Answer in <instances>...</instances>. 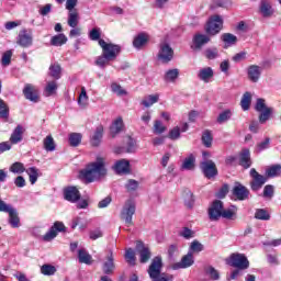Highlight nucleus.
Wrapping results in <instances>:
<instances>
[{
  "label": "nucleus",
  "instance_id": "f257e3e1",
  "mask_svg": "<svg viewBox=\"0 0 281 281\" xmlns=\"http://www.w3.org/2000/svg\"><path fill=\"white\" fill-rule=\"evenodd\" d=\"M81 179H85L88 183L93 181H100L102 177H106V159L98 156L95 161H92L80 171Z\"/></svg>",
  "mask_w": 281,
  "mask_h": 281
},
{
  "label": "nucleus",
  "instance_id": "f03ea898",
  "mask_svg": "<svg viewBox=\"0 0 281 281\" xmlns=\"http://www.w3.org/2000/svg\"><path fill=\"white\" fill-rule=\"evenodd\" d=\"M135 210L136 205L134 200H127L121 210V221H124L127 227H131V225H133V216L135 215Z\"/></svg>",
  "mask_w": 281,
  "mask_h": 281
},
{
  "label": "nucleus",
  "instance_id": "7ed1b4c3",
  "mask_svg": "<svg viewBox=\"0 0 281 281\" xmlns=\"http://www.w3.org/2000/svg\"><path fill=\"white\" fill-rule=\"evenodd\" d=\"M99 45L102 48V54L105 55L110 60H115L122 52L120 45L106 43L104 40H99Z\"/></svg>",
  "mask_w": 281,
  "mask_h": 281
},
{
  "label": "nucleus",
  "instance_id": "20e7f679",
  "mask_svg": "<svg viewBox=\"0 0 281 281\" xmlns=\"http://www.w3.org/2000/svg\"><path fill=\"white\" fill-rule=\"evenodd\" d=\"M205 30L210 36H216L223 30V18L217 14L212 15L207 21Z\"/></svg>",
  "mask_w": 281,
  "mask_h": 281
},
{
  "label": "nucleus",
  "instance_id": "39448f33",
  "mask_svg": "<svg viewBox=\"0 0 281 281\" xmlns=\"http://www.w3.org/2000/svg\"><path fill=\"white\" fill-rule=\"evenodd\" d=\"M161 269H164V260L161 259L160 256L154 257L147 269V273L150 280H154L155 278L162 276L164 272H161Z\"/></svg>",
  "mask_w": 281,
  "mask_h": 281
},
{
  "label": "nucleus",
  "instance_id": "423d86ee",
  "mask_svg": "<svg viewBox=\"0 0 281 281\" xmlns=\"http://www.w3.org/2000/svg\"><path fill=\"white\" fill-rule=\"evenodd\" d=\"M200 168L206 177V179H213V177H216L218 175V169L216 168V162L210 159H204L200 162Z\"/></svg>",
  "mask_w": 281,
  "mask_h": 281
},
{
  "label": "nucleus",
  "instance_id": "0eeeda50",
  "mask_svg": "<svg viewBox=\"0 0 281 281\" xmlns=\"http://www.w3.org/2000/svg\"><path fill=\"white\" fill-rule=\"evenodd\" d=\"M229 265L236 267V269H249V260L243 254L231 255Z\"/></svg>",
  "mask_w": 281,
  "mask_h": 281
},
{
  "label": "nucleus",
  "instance_id": "6e6552de",
  "mask_svg": "<svg viewBox=\"0 0 281 281\" xmlns=\"http://www.w3.org/2000/svg\"><path fill=\"white\" fill-rule=\"evenodd\" d=\"M223 202L221 200H215L209 207V218L210 221H220L223 215Z\"/></svg>",
  "mask_w": 281,
  "mask_h": 281
},
{
  "label": "nucleus",
  "instance_id": "1a4fd4ad",
  "mask_svg": "<svg viewBox=\"0 0 281 281\" xmlns=\"http://www.w3.org/2000/svg\"><path fill=\"white\" fill-rule=\"evenodd\" d=\"M175 56V50L167 43L160 44V49L158 52V60L164 64L170 63Z\"/></svg>",
  "mask_w": 281,
  "mask_h": 281
},
{
  "label": "nucleus",
  "instance_id": "9d476101",
  "mask_svg": "<svg viewBox=\"0 0 281 281\" xmlns=\"http://www.w3.org/2000/svg\"><path fill=\"white\" fill-rule=\"evenodd\" d=\"M250 177L252 178V181L250 182L251 190L257 192V190H260L265 183H267V177L258 173L255 168L250 169Z\"/></svg>",
  "mask_w": 281,
  "mask_h": 281
},
{
  "label": "nucleus",
  "instance_id": "9b49d317",
  "mask_svg": "<svg viewBox=\"0 0 281 281\" xmlns=\"http://www.w3.org/2000/svg\"><path fill=\"white\" fill-rule=\"evenodd\" d=\"M66 227L63 222H55L50 229L44 235V240L49 243L58 236V232H65Z\"/></svg>",
  "mask_w": 281,
  "mask_h": 281
},
{
  "label": "nucleus",
  "instance_id": "f8f14e48",
  "mask_svg": "<svg viewBox=\"0 0 281 281\" xmlns=\"http://www.w3.org/2000/svg\"><path fill=\"white\" fill-rule=\"evenodd\" d=\"M136 251L139 255V262H142L143 265H146V262H148L153 256V254L150 252V248H148L142 241L136 243Z\"/></svg>",
  "mask_w": 281,
  "mask_h": 281
},
{
  "label": "nucleus",
  "instance_id": "ddd939ff",
  "mask_svg": "<svg viewBox=\"0 0 281 281\" xmlns=\"http://www.w3.org/2000/svg\"><path fill=\"white\" fill-rule=\"evenodd\" d=\"M210 42V36L205 34L198 33L193 36L191 49H194V52H201L203 49L204 45H207Z\"/></svg>",
  "mask_w": 281,
  "mask_h": 281
},
{
  "label": "nucleus",
  "instance_id": "4468645a",
  "mask_svg": "<svg viewBox=\"0 0 281 281\" xmlns=\"http://www.w3.org/2000/svg\"><path fill=\"white\" fill-rule=\"evenodd\" d=\"M23 94L30 102H40L41 97L38 95V89L32 83H26L23 89Z\"/></svg>",
  "mask_w": 281,
  "mask_h": 281
},
{
  "label": "nucleus",
  "instance_id": "2eb2a0df",
  "mask_svg": "<svg viewBox=\"0 0 281 281\" xmlns=\"http://www.w3.org/2000/svg\"><path fill=\"white\" fill-rule=\"evenodd\" d=\"M115 271V256L113 250H109L103 262V273L111 276Z\"/></svg>",
  "mask_w": 281,
  "mask_h": 281
},
{
  "label": "nucleus",
  "instance_id": "dca6fc26",
  "mask_svg": "<svg viewBox=\"0 0 281 281\" xmlns=\"http://www.w3.org/2000/svg\"><path fill=\"white\" fill-rule=\"evenodd\" d=\"M198 78L201 80V82H204L205 85L212 82V80L214 79V68L210 66L200 68L198 71Z\"/></svg>",
  "mask_w": 281,
  "mask_h": 281
},
{
  "label": "nucleus",
  "instance_id": "f3484780",
  "mask_svg": "<svg viewBox=\"0 0 281 281\" xmlns=\"http://www.w3.org/2000/svg\"><path fill=\"white\" fill-rule=\"evenodd\" d=\"M192 265H194V256H192V254L189 252L182 257L180 262L173 263L171 266V269H173V271H177L179 269H188L192 267Z\"/></svg>",
  "mask_w": 281,
  "mask_h": 281
},
{
  "label": "nucleus",
  "instance_id": "a211bd4d",
  "mask_svg": "<svg viewBox=\"0 0 281 281\" xmlns=\"http://www.w3.org/2000/svg\"><path fill=\"white\" fill-rule=\"evenodd\" d=\"M150 41V35H148V33H138L137 35L134 36L133 40V47H135V49H144V47H146V45H148Z\"/></svg>",
  "mask_w": 281,
  "mask_h": 281
},
{
  "label": "nucleus",
  "instance_id": "6ab92c4d",
  "mask_svg": "<svg viewBox=\"0 0 281 281\" xmlns=\"http://www.w3.org/2000/svg\"><path fill=\"white\" fill-rule=\"evenodd\" d=\"M32 43V32L27 30L20 31L18 36V45H20L21 47H31Z\"/></svg>",
  "mask_w": 281,
  "mask_h": 281
},
{
  "label": "nucleus",
  "instance_id": "aec40b11",
  "mask_svg": "<svg viewBox=\"0 0 281 281\" xmlns=\"http://www.w3.org/2000/svg\"><path fill=\"white\" fill-rule=\"evenodd\" d=\"M247 76L250 82H258V80H260V76H262V67L258 65H250L247 68Z\"/></svg>",
  "mask_w": 281,
  "mask_h": 281
},
{
  "label": "nucleus",
  "instance_id": "412c9836",
  "mask_svg": "<svg viewBox=\"0 0 281 281\" xmlns=\"http://www.w3.org/2000/svg\"><path fill=\"white\" fill-rule=\"evenodd\" d=\"M113 170L116 175H128L131 172V162L126 159L117 160L113 166Z\"/></svg>",
  "mask_w": 281,
  "mask_h": 281
},
{
  "label": "nucleus",
  "instance_id": "4be33fe9",
  "mask_svg": "<svg viewBox=\"0 0 281 281\" xmlns=\"http://www.w3.org/2000/svg\"><path fill=\"white\" fill-rule=\"evenodd\" d=\"M64 198L70 203H76L80 201V191L76 187H68L64 190Z\"/></svg>",
  "mask_w": 281,
  "mask_h": 281
},
{
  "label": "nucleus",
  "instance_id": "5701e85b",
  "mask_svg": "<svg viewBox=\"0 0 281 281\" xmlns=\"http://www.w3.org/2000/svg\"><path fill=\"white\" fill-rule=\"evenodd\" d=\"M23 135H25V127L18 125L10 136V144H21V142H23Z\"/></svg>",
  "mask_w": 281,
  "mask_h": 281
},
{
  "label": "nucleus",
  "instance_id": "b1692460",
  "mask_svg": "<svg viewBox=\"0 0 281 281\" xmlns=\"http://www.w3.org/2000/svg\"><path fill=\"white\" fill-rule=\"evenodd\" d=\"M102 137H104V127L102 125H99L92 136L90 137V144L94 148H98L100 144H102Z\"/></svg>",
  "mask_w": 281,
  "mask_h": 281
},
{
  "label": "nucleus",
  "instance_id": "393cba45",
  "mask_svg": "<svg viewBox=\"0 0 281 281\" xmlns=\"http://www.w3.org/2000/svg\"><path fill=\"white\" fill-rule=\"evenodd\" d=\"M259 12L265 19L273 16V7L268 0H261L259 4Z\"/></svg>",
  "mask_w": 281,
  "mask_h": 281
},
{
  "label": "nucleus",
  "instance_id": "a878e982",
  "mask_svg": "<svg viewBox=\"0 0 281 281\" xmlns=\"http://www.w3.org/2000/svg\"><path fill=\"white\" fill-rule=\"evenodd\" d=\"M233 194L239 200L245 201L249 199V190L245 186L237 183L233 189Z\"/></svg>",
  "mask_w": 281,
  "mask_h": 281
},
{
  "label": "nucleus",
  "instance_id": "bb28decb",
  "mask_svg": "<svg viewBox=\"0 0 281 281\" xmlns=\"http://www.w3.org/2000/svg\"><path fill=\"white\" fill-rule=\"evenodd\" d=\"M239 165L243 166V168H251V154L249 153V149H243L239 155Z\"/></svg>",
  "mask_w": 281,
  "mask_h": 281
},
{
  "label": "nucleus",
  "instance_id": "cd10ccee",
  "mask_svg": "<svg viewBox=\"0 0 281 281\" xmlns=\"http://www.w3.org/2000/svg\"><path fill=\"white\" fill-rule=\"evenodd\" d=\"M48 76H50V78H54V80H60L63 76V68L60 67V64H52L48 68Z\"/></svg>",
  "mask_w": 281,
  "mask_h": 281
},
{
  "label": "nucleus",
  "instance_id": "c85d7f7f",
  "mask_svg": "<svg viewBox=\"0 0 281 281\" xmlns=\"http://www.w3.org/2000/svg\"><path fill=\"white\" fill-rule=\"evenodd\" d=\"M124 131V121L121 116H119L114 122L112 123L110 127V133L112 137H115V135H119V133H122Z\"/></svg>",
  "mask_w": 281,
  "mask_h": 281
},
{
  "label": "nucleus",
  "instance_id": "c756f323",
  "mask_svg": "<svg viewBox=\"0 0 281 281\" xmlns=\"http://www.w3.org/2000/svg\"><path fill=\"white\" fill-rule=\"evenodd\" d=\"M157 102H159L158 93L145 95L140 101V104H143L145 109H150V106H153V104H157Z\"/></svg>",
  "mask_w": 281,
  "mask_h": 281
},
{
  "label": "nucleus",
  "instance_id": "7c9ffc66",
  "mask_svg": "<svg viewBox=\"0 0 281 281\" xmlns=\"http://www.w3.org/2000/svg\"><path fill=\"white\" fill-rule=\"evenodd\" d=\"M196 164V157L194 154L189 155L187 158H184L181 170H194Z\"/></svg>",
  "mask_w": 281,
  "mask_h": 281
},
{
  "label": "nucleus",
  "instance_id": "2f4dec72",
  "mask_svg": "<svg viewBox=\"0 0 281 281\" xmlns=\"http://www.w3.org/2000/svg\"><path fill=\"white\" fill-rule=\"evenodd\" d=\"M238 209L236 206H231L228 209H223L222 218H226V221H236V214Z\"/></svg>",
  "mask_w": 281,
  "mask_h": 281
},
{
  "label": "nucleus",
  "instance_id": "473e14b6",
  "mask_svg": "<svg viewBox=\"0 0 281 281\" xmlns=\"http://www.w3.org/2000/svg\"><path fill=\"white\" fill-rule=\"evenodd\" d=\"M182 199L184 201L186 207L191 209L194 206V194L192 193V191H190V189H186L183 191Z\"/></svg>",
  "mask_w": 281,
  "mask_h": 281
},
{
  "label": "nucleus",
  "instance_id": "72a5a7b5",
  "mask_svg": "<svg viewBox=\"0 0 281 281\" xmlns=\"http://www.w3.org/2000/svg\"><path fill=\"white\" fill-rule=\"evenodd\" d=\"M225 47H232V45H236L238 37L232 33H224L221 36Z\"/></svg>",
  "mask_w": 281,
  "mask_h": 281
},
{
  "label": "nucleus",
  "instance_id": "f704fd0d",
  "mask_svg": "<svg viewBox=\"0 0 281 281\" xmlns=\"http://www.w3.org/2000/svg\"><path fill=\"white\" fill-rule=\"evenodd\" d=\"M177 78H179V69L177 68L167 70L164 76L165 82H177Z\"/></svg>",
  "mask_w": 281,
  "mask_h": 281
},
{
  "label": "nucleus",
  "instance_id": "c9c22d12",
  "mask_svg": "<svg viewBox=\"0 0 281 281\" xmlns=\"http://www.w3.org/2000/svg\"><path fill=\"white\" fill-rule=\"evenodd\" d=\"M232 115H234V113L231 109L222 111L216 119L217 124H225V122H229V120H232Z\"/></svg>",
  "mask_w": 281,
  "mask_h": 281
},
{
  "label": "nucleus",
  "instance_id": "e433bc0d",
  "mask_svg": "<svg viewBox=\"0 0 281 281\" xmlns=\"http://www.w3.org/2000/svg\"><path fill=\"white\" fill-rule=\"evenodd\" d=\"M25 172L29 176L31 186H34V183H36V181H38V177H41V175L38 172V168H36V167L27 168Z\"/></svg>",
  "mask_w": 281,
  "mask_h": 281
},
{
  "label": "nucleus",
  "instance_id": "4c0bfd02",
  "mask_svg": "<svg viewBox=\"0 0 281 281\" xmlns=\"http://www.w3.org/2000/svg\"><path fill=\"white\" fill-rule=\"evenodd\" d=\"M67 43V36L65 34H58L50 38V45L54 47H63Z\"/></svg>",
  "mask_w": 281,
  "mask_h": 281
},
{
  "label": "nucleus",
  "instance_id": "58836bf2",
  "mask_svg": "<svg viewBox=\"0 0 281 281\" xmlns=\"http://www.w3.org/2000/svg\"><path fill=\"white\" fill-rule=\"evenodd\" d=\"M78 258L81 265H91L93 262V258L85 249H79Z\"/></svg>",
  "mask_w": 281,
  "mask_h": 281
},
{
  "label": "nucleus",
  "instance_id": "ea45409f",
  "mask_svg": "<svg viewBox=\"0 0 281 281\" xmlns=\"http://www.w3.org/2000/svg\"><path fill=\"white\" fill-rule=\"evenodd\" d=\"M78 23H80V15L78 14V11H70L68 13L69 27H78Z\"/></svg>",
  "mask_w": 281,
  "mask_h": 281
},
{
  "label": "nucleus",
  "instance_id": "a19ab883",
  "mask_svg": "<svg viewBox=\"0 0 281 281\" xmlns=\"http://www.w3.org/2000/svg\"><path fill=\"white\" fill-rule=\"evenodd\" d=\"M78 104L81 109H86L89 105V95H87V89L81 87V92L78 97Z\"/></svg>",
  "mask_w": 281,
  "mask_h": 281
},
{
  "label": "nucleus",
  "instance_id": "79ce46f5",
  "mask_svg": "<svg viewBox=\"0 0 281 281\" xmlns=\"http://www.w3.org/2000/svg\"><path fill=\"white\" fill-rule=\"evenodd\" d=\"M43 144L47 153H54V150H56V143L54 142V137H52V135L46 136Z\"/></svg>",
  "mask_w": 281,
  "mask_h": 281
},
{
  "label": "nucleus",
  "instance_id": "37998d69",
  "mask_svg": "<svg viewBox=\"0 0 281 281\" xmlns=\"http://www.w3.org/2000/svg\"><path fill=\"white\" fill-rule=\"evenodd\" d=\"M240 106L243 111H249V108L251 106V92H245L243 94Z\"/></svg>",
  "mask_w": 281,
  "mask_h": 281
},
{
  "label": "nucleus",
  "instance_id": "c03bdc74",
  "mask_svg": "<svg viewBox=\"0 0 281 281\" xmlns=\"http://www.w3.org/2000/svg\"><path fill=\"white\" fill-rule=\"evenodd\" d=\"M255 218H257V221H270L271 215L265 209H257L255 212Z\"/></svg>",
  "mask_w": 281,
  "mask_h": 281
},
{
  "label": "nucleus",
  "instance_id": "a18cd8bd",
  "mask_svg": "<svg viewBox=\"0 0 281 281\" xmlns=\"http://www.w3.org/2000/svg\"><path fill=\"white\" fill-rule=\"evenodd\" d=\"M111 91L115 95L122 97V95H128V92L122 88L117 82H112L111 83Z\"/></svg>",
  "mask_w": 281,
  "mask_h": 281
},
{
  "label": "nucleus",
  "instance_id": "49530a36",
  "mask_svg": "<svg viewBox=\"0 0 281 281\" xmlns=\"http://www.w3.org/2000/svg\"><path fill=\"white\" fill-rule=\"evenodd\" d=\"M259 122L261 124H265V122H267V120H269L271 117V113H273V108H266L262 111L259 112Z\"/></svg>",
  "mask_w": 281,
  "mask_h": 281
},
{
  "label": "nucleus",
  "instance_id": "de8ad7c7",
  "mask_svg": "<svg viewBox=\"0 0 281 281\" xmlns=\"http://www.w3.org/2000/svg\"><path fill=\"white\" fill-rule=\"evenodd\" d=\"M112 59H110L108 56L102 55L101 56H98L95 61H94V65H97V67H100L101 69H104V67H106V65H109V63H111Z\"/></svg>",
  "mask_w": 281,
  "mask_h": 281
},
{
  "label": "nucleus",
  "instance_id": "09e8293b",
  "mask_svg": "<svg viewBox=\"0 0 281 281\" xmlns=\"http://www.w3.org/2000/svg\"><path fill=\"white\" fill-rule=\"evenodd\" d=\"M82 142V134L80 133H71L69 135V144L70 146H80V143Z\"/></svg>",
  "mask_w": 281,
  "mask_h": 281
},
{
  "label": "nucleus",
  "instance_id": "8fccbe9b",
  "mask_svg": "<svg viewBox=\"0 0 281 281\" xmlns=\"http://www.w3.org/2000/svg\"><path fill=\"white\" fill-rule=\"evenodd\" d=\"M27 169H25V166L22 162H14L10 167V172H13L14 175H23Z\"/></svg>",
  "mask_w": 281,
  "mask_h": 281
},
{
  "label": "nucleus",
  "instance_id": "3c124183",
  "mask_svg": "<svg viewBox=\"0 0 281 281\" xmlns=\"http://www.w3.org/2000/svg\"><path fill=\"white\" fill-rule=\"evenodd\" d=\"M204 56L207 58V60H215V58H218V48L212 47V48H206L204 50Z\"/></svg>",
  "mask_w": 281,
  "mask_h": 281
},
{
  "label": "nucleus",
  "instance_id": "603ef678",
  "mask_svg": "<svg viewBox=\"0 0 281 281\" xmlns=\"http://www.w3.org/2000/svg\"><path fill=\"white\" fill-rule=\"evenodd\" d=\"M58 89V83L56 81H48L45 87V93L47 97L54 95Z\"/></svg>",
  "mask_w": 281,
  "mask_h": 281
},
{
  "label": "nucleus",
  "instance_id": "864d4df0",
  "mask_svg": "<svg viewBox=\"0 0 281 281\" xmlns=\"http://www.w3.org/2000/svg\"><path fill=\"white\" fill-rule=\"evenodd\" d=\"M125 260L127 263L131 265V267H135V250H133V248H128L125 251Z\"/></svg>",
  "mask_w": 281,
  "mask_h": 281
},
{
  "label": "nucleus",
  "instance_id": "5fc2aeb1",
  "mask_svg": "<svg viewBox=\"0 0 281 281\" xmlns=\"http://www.w3.org/2000/svg\"><path fill=\"white\" fill-rule=\"evenodd\" d=\"M268 177H280L281 175V165H274L266 170Z\"/></svg>",
  "mask_w": 281,
  "mask_h": 281
},
{
  "label": "nucleus",
  "instance_id": "6e6d98bb",
  "mask_svg": "<svg viewBox=\"0 0 281 281\" xmlns=\"http://www.w3.org/2000/svg\"><path fill=\"white\" fill-rule=\"evenodd\" d=\"M19 215L16 214V210H12L10 213H9V223L12 227H19Z\"/></svg>",
  "mask_w": 281,
  "mask_h": 281
},
{
  "label": "nucleus",
  "instance_id": "4d7b16f0",
  "mask_svg": "<svg viewBox=\"0 0 281 281\" xmlns=\"http://www.w3.org/2000/svg\"><path fill=\"white\" fill-rule=\"evenodd\" d=\"M41 273L43 276H54V273H56V267L52 266V265H43L41 267Z\"/></svg>",
  "mask_w": 281,
  "mask_h": 281
},
{
  "label": "nucleus",
  "instance_id": "13d9d810",
  "mask_svg": "<svg viewBox=\"0 0 281 281\" xmlns=\"http://www.w3.org/2000/svg\"><path fill=\"white\" fill-rule=\"evenodd\" d=\"M138 188H139V182L137 180L130 179L125 183V189L127 190V192H135L136 190H138Z\"/></svg>",
  "mask_w": 281,
  "mask_h": 281
},
{
  "label": "nucleus",
  "instance_id": "bf43d9fd",
  "mask_svg": "<svg viewBox=\"0 0 281 281\" xmlns=\"http://www.w3.org/2000/svg\"><path fill=\"white\" fill-rule=\"evenodd\" d=\"M206 276H209L211 278V280H220L221 279V274L218 273V270H216L214 267L209 266L205 269Z\"/></svg>",
  "mask_w": 281,
  "mask_h": 281
},
{
  "label": "nucleus",
  "instance_id": "052dcab7",
  "mask_svg": "<svg viewBox=\"0 0 281 281\" xmlns=\"http://www.w3.org/2000/svg\"><path fill=\"white\" fill-rule=\"evenodd\" d=\"M10 115V110L8 109V104L0 99V117L3 120H8V116Z\"/></svg>",
  "mask_w": 281,
  "mask_h": 281
},
{
  "label": "nucleus",
  "instance_id": "680f3d73",
  "mask_svg": "<svg viewBox=\"0 0 281 281\" xmlns=\"http://www.w3.org/2000/svg\"><path fill=\"white\" fill-rule=\"evenodd\" d=\"M212 133L210 131H205L202 135V142L206 148L212 147Z\"/></svg>",
  "mask_w": 281,
  "mask_h": 281
},
{
  "label": "nucleus",
  "instance_id": "e2e57ef3",
  "mask_svg": "<svg viewBox=\"0 0 281 281\" xmlns=\"http://www.w3.org/2000/svg\"><path fill=\"white\" fill-rule=\"evenodd\" d=\"M12 63V50H7L3 53L1 58L2 67H8Z\"/></svg>",
  "mask_w": 281,
  "mask_h": 281
},
{
  "label": "nucleus",
  "instance_id": "0e129e2a",
  "mask_svg": "<svg viewBox=\"0 0 281 281\" xmlns=\"http://www.w3.org/2000/svg\"><path fill=\"white\" fill-rule=\"evenodd\" d=\"M190 249L193 254H200V251H203L204 246L199 240H193L190 245Z\"/></svg>",
  "mask_w": 281,
  "mask_h": 281
},
{
  "label": "nucleus",
  "instance_id": "69168bd1",
  "mask_svg": "<svg viewBox=\"0 0 281 281\" xmlns=\"http://www.w3.org/2000/svg\"><path fill=\"white\" fill-rule=\"evenodd\" d=\"M179 234L180 236H182V238H186L187 240H190V238H194V231L188 227H183Z\"/></svg>",
  "mask_w": 281,
  "mask_h": 281
},
{
  "label": "nucleus",
  "instance_id": "338daca9",
  "mask_svg": "<svg viewBox=\"0 0 281 281\" xmlns=\"http://www.w3.org/2000/svg\"><path fill=\"white\" fill-rule=\"evenodd\" d=\"M165 131H166V126L164 125V123H161V121H155L154 133L156 135H161V133H164Z\"/></svg>",
  "mask_w": 281,
  "mask_h": 281
},
{
  "label": "nucleus",
  "instance_id": "774afa93",
  "mask_svg": "<svg viewBox=\"0 0 281 281\" xmlns=\"http://www.w3.org/2000/svg\"><path fill=\"white\" fill-rule=\"evenodd\" d=\"M175 277L172 274L162 272V274L151 279V281H173Z\"/></svg>",
  "mask_w": 281,
  "mask_h": 281
}]
</instances>
